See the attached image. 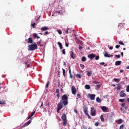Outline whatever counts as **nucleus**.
Segmentation results:
<instances>
[{
	"mask_svg": "<svg viewBox=\"0 0 129 129\" xmlns=\"http://www.w3.org/2000/svg\"><path fill=\"white\" fill-rule=\"evenodd\" d=\"M113 80H114V81H115V82H117V83H118L119 82V81H120L119 79H116V78H114Z\"/></svg>",
	"mask_w": 129,
	"mask_h": 129,
	"instance_id": "25",
	"label": "nucleus"
},
{
	"mask_svg": "<svg viewBox=\"0 0 129 129\" xmlns=\"http://www.w3.org/2000/svg\"><path fill=\"white\" fill-rule=\"evenodd\" d=\"M104 57L110 58V57H113V55L108 54L106 51L104 52Z\"/></svg>",
	"mask_w": 129,
	"mask_h": 129,
	"instance_id": "8",
	"label": "nucleus"
},
{
	"mask_svg": "<svg viewBox=\"0 0 129 129\" xmlns=\"http://www.w3.org/2000/svg\"><path fill=\"white\" fill-rule=\"evenodd\" d=\"M123 26H124V23H119L118 25V28H119V29H121V28H123Z\"/></svg>",
	"mask_w": 129,
	"mask_h": 129,
	"instance_id": "21",
	"label": "nucleus"
},
{
	"mask_svg": "<svg viewBox=\"0 0 129 129\" xmlns=\"http://www.w3.org/2000/svg\"><path fill=\"white\" fill-rule=\"evenodd\" d=\"M33 37L36 38H37V36H38V34H37V33H34L33 35Z\"/></svg>",
	"mask_w": 129,
	"mask_h": 129,
	"instance_id": "43",
	"label": "nucleus"
},
{
	"mask_svg": "<svg viewBox=\"0 0 129 129\" xmlns=\"http://www.w3.org/2000/svg\"><path fill=\"white\" fill-rule=\"evenodd\" d=\"M44 35L45 36L47 35H49V32L48 31H46L44 33Z\"/></svg>",
	"mask_w": 129,
	"mask_h": 129,
	"instance_id": "49",
	"label": "nucleus"
},
{
	"mask_svg": "<svg viewBox=\"0 0 129 129\" xmlns=\"http://www.w3.org/2000/svg\"><path fill=\"white\" fill-rule=\"evenodd\" d=\"M91 115L92 116H95V115H96V110L94 107L91 108Z\"/></svg>",
	"mask_w": 129,
	"mask_h": 129,
	"instance_id": "5",
	"label": "nucleus"
},
{
	"mask_svg": "<svg viewBox=\"0 0 129 129\" xmlns=\"http://www.w3.org/2000/svg\"><path fill=\"white\" fill-rule=\"evenodd\" d=\"M126 91V92H129V85L127 86Z\"/></svg>",
	"mask_w": 129,
	"mask_h": 129,
	"instance_id": "44",
	"label": "nucleus"
},
{
	"mask_svg": "<svg viewBox=\"0 0 129 129\" xmlns=\"http://www.w3.org/2000/svg\"><path fill=\"white\" fill-rule=\"evenodd\" d=\"M57 32L58 33L59 35H62V31L61 30H57Z\"/></svg>",
	"mask_w": 129,
	"mask_h": 129,
	"instance_id": "46",
	"label": "nucleus"
},
{
	"mask_svg": "<svg viewBox=\"0 0 129 129\" xmlns=\"http://www.w3.org/2000/svg\"><path fill=\"white\" fill-rule=\"evenodd\" d=\"M109 50H112V49H113V47L111 46L109 48Z\"/></svg>",
	"mask_w": 129,
	"mask_h": 129,
	"instance_id": "62",
	"label": "nucleus"
},
{
	"mask_svg": "<svg viewBox=\"0 0 129 129\" xmlns=\"http://www.w3.org/2000/svg\"><path fill=\"white\" fill-rule=\"evenodd\" d=\"M41 30L42 32H44L45 31H47V30H49V28H48L46 26H44L41 28Z\"/></svg>",
	"mask_w": 129,
	"mask_h": 129,
	"instance_id": "15",
	"label": "nucleus"
},
{
	"mask_svg": "<svg viewBox=\"0 0 129 129\" xmlns=\"http://www.w3.org/2000/svg\"><path fill=\"white\" fill-rule=\"evenodd\" d=\"M121 64V61L120 60H117L115 62V66H119Z\"/></svg>",
	"mask_w": 129,
	"mask_h": 129,
	"instance_id": "17",
	"label": "nucleus"
},
{
	"mask_svg": "<svg viewBox=\"0 0 129 129\" xmlns=\"http://www.w3.org/2000/svg\"><path fill=\"white\" fill-rule=\"evenodd\" d=\"M120 47V45H116V46H115V48H116V49H119V48Z\"/></svg>",
	"mask_w": 129,
	"mask_h": 129,
	"instance_id": "51",
	"label": "nucleus"
},
{
	"mask_svg": "<svg viewBox=\"0 0 129 129\" xmlns=\"http://www.w3.org/2000/svg\"><path fill=\"white\" fill-rule=\"evenodd\" d=\"M0 104H6V101H0Z\"/></svg>",
	"mask_w": 129,
	"mask_h": 129,
	"instance_id": "34",
	"label": "nucleus"
},
{
	"mask_svg": "<svg viewBox=\"0 0 129 129\" xmlns=\"http://www.w3.org/2000/svg\"><path fill=\"white\" fill-rule=\"evenodd\" d=\"M55 93H56L57 94H59V89H57L56 90Z\"/></svg>",
	"mask_w": 129,
	"mask_h": 129,
	"instance_id": "52",
	"label": "nucleus"
},
{
	"mask_svg": "<svg viewBox=\"0 0 129 129\" xmlns=\"http://www.w3.org/2000/svg\"><path fill=\"white\" fill-rule=\"evenodd\" d=\"M79 50H82V49H83V47L82 46L79 45Z\"/></svg>",
	"mask_w": 129,
	"mask_h": 129,
	"instance_id": "54",
	"label": "nucleus"
},
{
	"mask_svg": "<svg viewBox=\"0 0 129 129\" xmlns=\"http://www.w3.org/2000/svg\"><path fill=\"white\" fill-rule=\"evenodd\" d=\"M80 67H81V68L82 69H84L85 66H84V64H81L80 65Z\"/></svg>",
	"mask_w": 129,
	"mask_h": 129,
	"instance_id": "41",
	"label": "nucleus"
},
{
	"mask_svg": "<svg viewBox=\"0 0 129 129\" xmlns=\"http://www.w3.org/2000/svg\"><path fill=\"white\" fill-rule=\"evenodd\" d=\"M62 53L63 55H66V52L65 51V49H62Z\"/></svg>",
	"mask_w": 129,
	"mask_h": 129,
	"instance_id": "40",
	"label": "nucleus"
},
{
	"mask_svg": "<svg viewBox=\"0 0 129 129\" xmlns=\"http://www.w3.org/2000/svg\"><path fill=\"white\" fill-rule=\"evenodd\" d=\"M119 45H121L122 46H124V43L122 42V41H119Z\"/></svg>",
	"mask_w": 129,
	"mask_h": 129,
	"instance_id": "33",
	"label": "nucleus"
},
{
	"mask_svg": "<svg viewBox=\"0 0 129 129\" xmlns=\"http://www.w3.org/2000/svg\"><path fill=\"white\" fill-rule=\"evenodd\" d=\"M124 108L125 109H127V106H125L124 107Z\"/></svg>",
	"mask_w": 129,
	"mask_h": 129,
	"instance_id": "63",
	"label": "nucleus"
},
{
	"mask_svg": "<svg viewBox=\"0 0 129 129\" xmlns=\"http://www.w3.org/2000/svg\"><path fill=\"white\" fill-rule=\"evenodd\" d=\"M115 56L116 58H120V54L115 55Z\"/></svg>",
	"mask_w": 129,
	"mask_h": 129,
	"instance_id": "48",
	"label": "nucleus"
},
{
	"mask_svg": "<svg viewBox=\"0 0 129 129\" xmlns=\"http://www.w3.org/2000/svg\"><path fill=\"white\" fill-rule=\"evenodd\" d=\"M69 30V28H68L67 30H66V34H68V31Z\"/></svg>",
	"mask_w": 129,
	"mask_h": 129,
	"instance_id": "60",
	"label": "nucleus"
},
{
	"mask_svg": "<svg viewBox=\"0 0 129 129\" xmlns=\"http://www.w3.org/2000/svg\"><path fill=\"white\" fill-rule=\"evenodd\" d=\"M124 127V124H121L120 126H119V129H123V127Z\"/></svg>",
	"mask_w": 129,
	"mask_h": 129,
	"instance_id": "32",
	"label": "nucleus"
},
{
	"mask_svg": "<svg viewBox=\"0 0 129 129\" xmlns=\"http://www.w3.org/2000/svg\"><path fill=\"white\" fill-rule=\"evenodd\" d=\"M60 101H62L63 102V105H67L68 104V97L67 95L64 94L62 95L61 97V100Z\"/></svg>",
	"mask_w": 129,
	"mask_h": 129,
	"instance_id": "2",
	"label": "nucleus"
},
{
	"mask_svg": "<svg viewBox=\"0 0 129 129\" xmlns=\"http://www.w3.org/2000/svg\"><path fill=\"white\" fill-rule=\"evenodd\" d=\"M96 101H97V102L100 103V102H101V99H100V98H99V97H98L96 98Z\"/></svg>",
	"mask_w": 129,
	"mask_h": 129,
	"instance_id": "27",
	"label": "nucleus"
},
{
	"mask_svg": "<svg viewBox=\"0 0 129 129\" xmlns=\"http://www.w3.org/2000/svg\"><path fill=\"white\" fill-rule=\"evenodd\" d=\"M65 45H66V46H67V47H69V45L68 44H67V42L65 43Z\"/></svg>",
	"mask_w": 129,
	"mask_h": 129,
	"instance_id": "61",
	"label": "nucleus"
},
{
	"mask_svg": "<svg viewBox=\"0 0 129 129\" xmlns=\"http://www.w3.org/2000/svg\"><path fill=\"white\" fill-rule=\"evenodd\" d=\"M36 113V111H34V112H31V114L28 115L27 117V119H30Z\"/></svg>",
	"mask_w": 129,
	"mask_h": 129,
	"instance_id": "13",
	"label": "nucleus"
},
{
	"mask_svg": "<svg viewBox=\"0 0 129 129\" xmlns=\"http://www.w3.org/2000/svg\"><path fill=\"white\" fill-rule=\"evenodd\" d=\"M116 89H117V90H119L120 89V86H119L117 87Z\"/></svg>",
	"mask_w": 129,
	"mask_h": 129,
	"instance_id": "57",
	"label": "nucleus"
},
{
	"mask_svg": "<svg viewBox=\"0 0 129 129\" xmlns=\"http://www.w3.org/2000/svg\"><path fill=\"white\" fill-rule=\"evenodd\" d=\"M37 44L38 45H41V40L37 42Z\"/></svg>",
	"mask_w": 129,
	"mask_h": 129,
	"instance_id": "59",
	"label": "nucleus"
},
{
	"mask_svg": "<svg viewBox=\"0 0 129 129\" xmlns=\"http://www.w3.org/2000/svg\"><path fill=\"white\" fill-rule=\"evenodd\" d=\"M126 100H127V102L129 103V98H127L126 99Z\"/></svg>",
	"mask_w": 129,
	"mask_h": 129,
	"instance_id": "64",
	"label": "nucleus"
},
{
	"mask_svg": "<svg viewBox=\"0 0 129 129\" xmlns=\"http://www.w3.org/2000/svg\"><path fill=\"white\" fill-rule=\"evenodd\" d=\"M63 104H64L63 101H60V102H59L57 105V108L56 109L57 112H58L59 110H61V109L63 108Z\"/></svg>",
	"mask_w": 129,
	"mask_h": 129,
	"instance_id": "4",
	"label": "nucleus"
},
{
	"mask_svg": "<svg viewBox=\"0 0 129 129\" xmlns=\"http://www.w3.org/2000/svg\"><path fill=\"white\" fill-rule=\"evenodd\" d=\"M95 126H98V125H99V122L97 121L96 123H95Z\"/></svg>",
	"mask_w": 129,
	"mask_h": 129,
	"instance_id": "37",
	"label": "nucleus"
},
{
	"mask_svg": "<svg viewBox=\"0 0 129 129\" xmlns=\"http://www.w3.org/2000/svg\"><path fill=\"white\" fill-rule=\"evenodd\" d=\"M120 110L123 113H126V112L124 111V108H123V107H121Z\"/></svg>",
	"mask_w": 129,
	"mask_h": 129,
	"instance_id": "24",
	"label": "nucleus"
},
{
	"mask_svg": "<svg viewBox=\"0 0 129 129\" xmlns=\"http://www.w3.org/2000/svg\"><path fill=\"white\" fill-rule=\"evenodd\" d=\"M121 107H124L125 106V103H122L121 104Z\"/></svg>",
	"mask_w": 129,
	"mask_h": 129,
	"instance_id": "39",
	"label": "nucleus"
},
{
	"mask_svg": "<svg viewBox=\"0 0 129 129\" xmlns=\"http://www.w3.org/2000/svg\"><path fill=\"white\" fill-rule=\"evenodd\" d=\"M69 68L70 78H73V76L71 74V69L70 68V66H69Z\"/></svg>",
	"mask_w": 129,
	"mask_h": 129,
	"instance_id": "22",
	"label": "nucleus"
},
{
	"mask_svg": "<svg viewBox=\"0 0 129 129\" xmlns=\"http://www.w3.org/2000/svg\"><path fill=\"white\" fill-rule=\"evenodd\" d=\"M116 122L117 124H121V123L123 122V120H122V119H119V120H116Z\"/></svg>",
	"mask_w": 129,
	"mask_h": 129,
	"instance_id": "14",
	"label": "nucleus"
},
{
	"mask_svg": "<svg viewBox=\"0 0 129 129\" xmlns=\"http://www.w3.org/2000/svg\"><path fill=\"white\" fill-rule=\"evenodd\" d=\"M62 73H63V75L64 77H65V73H66L65 69H62Z\"/></svg>",
	"mask_w": 129,
	"mask_h": 129,
	"instance_id": "38",
	"label": "nucleus"
},
{
	"mask_svg": "<svg viewBox=\"0 0 129 129\" xmlns=\"http://www.w3.org/2000/svg\"><path fill=\"white\" fill-rule=\"evenodd\" d=\"M70 54L71 58H72V59H75L76 54L74 52H73V51H70Z\"/></svg>",
	"mask_w": 129,
	"mask_h": 129,
	"instance_id": "10",
	"label": "nucleus"
},
{
	"mask_svg": "<svg viewBox=\"0 0 129 129\" xmlns=\"http://www.w3.org/2000/svg\"><path fill=\"white\" fill-rule=\"evenodd\" d=\"M101 109H102V110H103V111H104V112H105V111H106V110H107L108 108H107V107H106L105 106H102L101 107Z\"/></svg>",
	"mask_w": 129,
	"mask_h": 129,
	"instance_id": "19",
	"label": "nucleus"
},
{
	"mask_svg": "<svg viewBox=\"0 0 129 129\" xmlns=\"http://www.w3.org/2000/svg\"><path fill=\"white\" fill-rule=\"evenodd\" d=\"M32 27L33 28V29H35V26H36V23H34L31 24Z\"/></svg>",
	"mask_w": 129,
	"mask_h": 129,
	"instance_id": "42",
	"label": "nucleus"
},
{
	"mask_svg": "<svg viewBox=\"0 0 129 129\" xmlns=\"http://www.w3.org/2000/svg\"><path fill=\"white\" fill-rule=\"evenodd\" d=\"M31 122H32L31 120H28L23 125V127H25V126H27V125H29Z\"/></svg>",
	"mask_w": 129,
	"mask_h": 129,
	"instance_id": "16",
	"label": "nucleus"
},
{
	"mask_svg": "<svg viewBox=\"0 0 129 129\" xmlns=\"http://www.w3.org/2000/svg\"><path fill=\"white\" fill-rule=\"evenodd\" d=\"M100 118H101V121L102 122L104 121V118H103V115H101Z\"/></svg>",
	"mask_w": 129,
	"mask_h": 129,
	"instance_id": "31",
	"label": "nucleus"
},
{
	"mask_svg": "<svg viewBox=\"0 0 129 129\" xmlns=\"http://www.w3.org/2000/svg\"><path fill=\"white\" fill-rule=\"evenodd\" d=\"M74 110L76 113H78V112L77 111V109L75 108L74 109Z\"/></svg>",
	"mask_w": 129,
	"mask_h": 129,
	"instance_id": "53",
	"label": "nucleus"
},
{
	"mask_svg": "<svg viewBox=\"0 0 129 129\" xmlns=\"http://www.w3.org/2000/svg\"><path fill=\"white\" fill-rule=\"evenodd\" d=\"M72 93L74 94V95H76V88H75L74 86L72 87Z\"/></svg>",
	"mask_w": 129,
	"mask_h": 129,
	"instance_id": "9",
	"label": "nucleus"
},
{
	"mask_svg": "<svg viewBox=\"0 0 129 129\" xmlns=\"http://www.w3.org/2000/svg\"><path fill=\"white\" fill-rule=\"evenodd\" d=\"M88 58H90V60H93V58H95V54L94 53H91L88 55Z\"/></svg>",
	"mask_w": 129,
	"mask_h": 129,
	"instance_id": "11",
	"label": "nucleus"
},
{
	"mask_svg": "<svg viewBox=\"0 0 129 129\" xmlns=\"http://www.w3.org/2000/svg\"><path fill=\"white\" fill-rule=\"evenodd\" d=\"M87 115L88 118H89L90 119H91V117L90 116V115H89V114H88V115Z\"/></svg>",
	"mask_w": 129,
	"mask_h": 129,
	"instance_id": "56",
	"label": "nucleus"
},
{
	"mask_svg": "<svg viewBox=\"0 0 129 129\" xmlns=\"http://www.w3.org/2000/svg\"><path fill=\"white\" fill-rule=\"evenodd\" d=\"M101 85H97V88H98V89H99V88H100L101 87Z\"/></svg>",
	"mask_w": 129,
	"mask_h": 129,
	"instance_id": "55",
	"label": "nucleus"
},
{
	"mask_svg": "<svg viewBox=\"0 0 129 129\" xmlns=\"http://www.w3.org/2000/svg\"><path fill=\"white\" fill-rule=\"evenodd\" d=\"M82 62H85V61H86V57L85 56H83L82 57Z\"/></svg>",
	"mask_w": 129,
	"mask_h": 129,
	"instance_id": "29",
	"label": "nucleus"
},
{
	"mask_svg": "<svg viewBox=\"0 0 129 129\" xmlns=\"http://www.w3.org/2000/svg\"><path fill=\"white\" fill-rule=\"evenodd\" d=\"M95 57V60H99V56H96Z\"/></svg>",
	"mask_w": 129,
	"mask_h": 129,
	"instance_id": "50",
	"label": "nucleus"
},
{
	"mask_svg": "<svg viewBox=\"0 0 129 129\" xmlns=\"http://www.w3.org/2000/svg\"><path fill=\"white\" fill-rule=\"evenodd\" d=\"M119 102H124V99H119Z\"/></svg>",
	"mask_w": 129,
	"mask_h": 129,
	"instance_id": "36",
	"label": "nucleus"
},
{
	"mask_svg": "<svg viewBox=\"0 0 129 129\" xmlns=\"http://www.w3.org/2000/svg\"><path fill=\"white\" fill-rule=\"evenodd\" d=\"M61 119L62 120L63 125H64V126H66L67 124V116H66V114H62L61 116Z\"/></svg>",
	"mask_w": 129,
	"mask_h": 129,
	"instance_id": "3",
	"label": "nucleus"
},
{
	"mask_svg": "<svg viewBox=\"0 0 129 129\" xmlns=\"http://www.w3.org/2000/svg\"><path fill=\"white\" fill-rule=\"evenodd\" d=\"M89 96L91 100H94V99H95V95L94 94H89Z\"/></svg>",
	"mask_w": 129,
	"mask_h": 129,
	"instance_id": "12",
	"label": "nucleus"
},
{
	"mask_svg": "<svg viewBox=\"0 0 129 129\" xmlns=\"http://www.w3.org/2000/svg\"><path fill=\"white\" fill-rule=\"evenodd\" d=\"M77 97H78V98H77V99H78V98H81V95H80V94H78L77 95Z\"/></svg>",
	"mask_w": 129,
	"mask_h": 129,
	"instance_id": "35",
	"label": "nucleus"
},
{
	"mask_svg": "<svg viewBox=\"0 0 129 129\" xmlns=\"http://www.w3.org/2000/svg\"><path fill=\"white\" fill-rule=\"evenodd\" d=\"M57 45H58L60 49H63V47L62 46V43H61V42H58Z\"/></svg>",
	"mask_w": 129,
	"mask_h": 129,
	"instance_id": "23",
	"label": "nucleus"
},
{
	"mask_svg": "<svg viewBox=\"0 0 129 129\" xmlns=\"http://www.w3.org/2000/svg\"><path fill=\"white\" fill-rule=\"evenodd\" d=\"M87 75L90 77L91 75H92V72L90 71H87Z\"/></svg>",
	"mask_w": 129,
	"mask_h": 129,
	"instance_id": "20",
	"label": "nucleus"
},
{
	"mask_svg": "<svg viewBox=\"0 0 129 129\" xmlns=\"http://www.w3.org/2000/svg\"><path fill=\"white\" fill-rule=\"evenodd\" d=\"M99 64L100 65H104V67H106V66H107V64H105L104 62H100Z\"/></svg>",
	"mask_w": 129,
	"mask_h": 129,
	"instance_id": "28",
	"label": "nucleus"
},
{
	"mask_svg": "<svg viewBox=\"0 0 129 129\" xmlns=\"http://www.w3.org/2000/svg\"><path fill=\"white\" fill-rule=\"evenodd\" d=\"M49 82L48 81L46 85V88H48L49 87Z\"/></svg>",
	"mask_w": 129,
	"mask_h": 129,
	"instance_id": "47",
	"label": "nucleus"
},
{
	"mask_svg": "<svg viewBox=\"0 0 129 129\" xmlns=\"http://www.w3.org/2000/svg\"><path fill=\"white\" fill-rule=\"evenodd\" d=\"M84 113L86 114V115H88V112L87 111V109H88V108L86 105H84L83 107Z\"/></svg>",
	"mask_w": 129,
	"mask_h": 129,
	"instance_id": "6",
	"label": "nucleus"
},
{
	"mask_svg": "<svg viewBox=\"0 0 129 129\" xmlns=\"http://www.w3.org/2000/svg\"><path fill=\"white\" fill-rule=\"evenodd\" d=\"M77 78H79V79H81V75L80 74H77L76 75Z\"/></svg>",
	"mask_w": 129,
	"mask_h": 129,
	"instance_id": "30",
	"label": "nucleus"
},
{
	"mask_svg": "<svg viewBox=\"0 0 129 129\" xmlns=\"http://www.w3.org/2000/svg\"><path fill=\"white\" fill-rule=\"evenodd\" d=\"M59 97H60V94H56V97H57V98H59Z\"/></svg>",
	"mask_w": 129,
	"mask_h": 129,
	"instance_id": "58",
	"label": "nucleus"
},
{
	"mask_svg": "<svg viewBox=\"0 0 129 129\" xmlns=\"http://www.w3.org/2000/svg\"><path fill=\"white\" fill-rule=\"evenodd\" d=\"M124 90H122L119 93L120 97H126V94Z\"/></svg>",
	"mask_w": 129,
	"mask_h": 129,
	"instance_id": "7",
	"label": "nucleus"
},
{
	"mask_svg": "<svg viewBox=\"0 0 129 129\" xmlns=\"http://www.w3.org/2000/svg\"><path fill=\"white\" fill-rule=\"evenodd\" d=\"M28 48V51H34L38 49V46H37V44L35 43L33 44L29 45Z\"/></svg>",
	"mask_w": 129,
	"mask_h": 129,
	"instance_id": "1",
	"label": "nucleus"
},
{
	"mask_svg": "<svg viewBox=\"0 0 129 129\" xmlns=\"http://www.w3.org/2000/svg\"><path fill=\"white\" fill-rule=\"evenodd\" d=\"M27 43L28 44H32L33 43V38H29Z\"/></svg>",
	"mask_w": 129,
	"mask_h": 129,
	"instance_id": "18",
	"label": "nucleus"
},
{
	"mask_svg": "<svg viewBox=\"0 0 129 129\" xmlns=\"http://www.w3.org/2000/svg\"><path fill=\"white\" fill-rule=\"evenodd\" d=\"M93 83H94V84H98V83H99V82L96 81H94L93 82Z\"/></svg>",
	"mask_w": 129,
	"mask_h": 129,
	"instance_id": "45",
	"label": "nucleus"
},
{
	"mask_svg": "<svg viewBox=\"0 0 129 129\" xmlns=\"http://www.w3.org/2000/svg\"><path fill=\"white\" fill-rule=\"evenodd\" d=\"M85 89H90V85H86L85 86Z\"/></svg>",
	"mask_w": 129,
	"mask_h": 129,
	"instance_id": "26",
	"label": "nucleus"
}]
</instances>
